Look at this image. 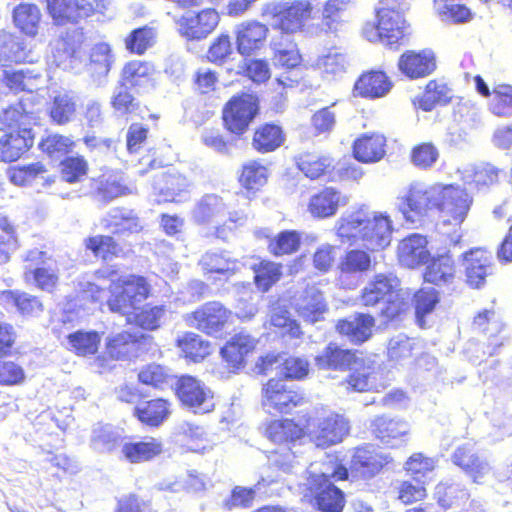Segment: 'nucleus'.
<instances>
[{
    "instance_id": "34",
    "label": "nucleus",
    "mask_w": 512,
    "mask_h": 512,
    "mask_svg": "<svg viewBox=\"0 0 512 512\" xmlns=\"http://www.w3.org/2000/svg\"><path fill=\"white\" fill-rule=\"evenodd\" d=\"M370 431L381 443L395 447V442L406 437L410 428L409 424L401 418L380 415L371 421Z\"/></svg>"
},
{
    "instance_id": "18",
    "label": "nucleus",
    "mask_w": 512,
    "mask_h": 512,
    "mask_svg": "<svg viewBox=\"0 0 512 512\" xmlns=\"http://www.w3.org/2000/svg\"><path fill=\"white\" fill-rule=\"evenodd\" d=\"M256 341L249 334L239 332L231 336L220 348L219 354L227 368L236 372L243 369L248 357L254 353Z\"/></svg>"
},
{
    "instance_id": "2",
    "label": "nucleus",
    "mask_w": 512,
    "mask_h": 512,
    "mask_svg": "<svg viewBox=\"0 0 512 512\" xmlns=\"http://www.w3.org/2000/svg\"><path fill=\"white\" fill-rule=\"evenodd\" d=\"M472 204V199L465 189L453 184L434 183L425 185L421 182L411 183L405 193L399 197L398 209L404 219L415 222L437 211L446 224L461 226Z\"/></svg>"
},
{
    "instance_id": "11",
    "label": "nucleus",
    "mask_w": 512,
    "mask_h": 512,
    "mask_svg": "<svg viewBox=\"0 0 512 512\" xmlns=\"http://www.w3.org/2000/svg\"><path fill=\"white\" fill-rule=\"evenodd\" d=\"M174 394L180 405L194 414H209L216 408L213 390L194 375L183 374L178 376Z\"/></svg>"
},
{
    "instance_id": "26",
    "label": "nucleus",
    "mask_w": 512,
    "mask_h": 512,
    "mask_svg": "<svg viewBox=\"0 0 512 512\" xmlns=\"http://www.w3.org/2000/svg\"><path fill=\"white\" fill-rule=\"evenodd\" d=\"M387 150V139L379 132H366L359 135L352 143V156L363 164L381 161Z\"/></svg>"
},
{
    "instance_id": "40",
    "label": "nucleus",
    "mask_w": 512,
    "mask_h": 512,
    "mask_svg": "<svg viewBox=\"0 0 512 512\" xmlns=\"http://www.w3.org/2000/svg\"><path fill=\"white\" fill-rule=\"evenodd\" d=\"M472 328L495 347L503 345L499 336L504 331L505 324L494 308L480 310L473 318Z\"/></svg>"
},
{
    "instance_id": "48",
    "label": "nucleus",
    "mask_w": 512,
    "mask_h": 512,
    "mask_svg": "<svg viewBox=\"0 0 512 512\" xmlns=\"http://www.w3.org/2000/svg\"><path fill=\"white\" fill-rule=\"evenodd\" d=\"M157 41V31L150 25L132 29L123 39L125 49L132 55L142 56Z\"/></svg>"
},
{
    "instance_id": "61",
    "label": "nucleus",
    "mask_w": 512,
    "mask_h": 512,
    "mask_svg": "<svg viewBox=\"0 0 512 512\" xmlns=\"http://www.w3.org/2000/svg\"><path fill=\"white\" fill-rule=\"evenodd\" d=\"M282 376L280 378L301 381L307 378L310 371V363L307 359L298 356H288L280 362Z\"/></svg>"
},
{
    "instance_id": "19",
    "label": "nucleus",
    "mask_w": 512,
    "mask_h": 512,
    "mask_svg": "<svg viewBox=\"0 0 512 512\" xmlns=\"http://www.w3.org/2000/svg\"><path fill=\"white\" fill-rule=\"evenodd\" d=\"M172 414V402L155 396L138 401L132 410L133 417L144 427L159 428Z\"/></svg>"
},
{
    "instance_id": "3",
    "label": "nucleus",
    "mask_w": 512,
    "mask_h": 512,
    "mask_svg": "<svg viewBox=\"0 0 512 512\" xmlns=\"http://www.w3.org/2000/svg\"><path fill=\"white\" fill-rule=\"evenodd\" d=\"M151 284L142 275L120 276L109 286L106 300L110 312L126 318L128 324L143 331H155L160 328L166 313L164 305L140 302L151 296Z\"/></svg>"
},
{
    "instance_id": "4",
    "label": "nucleus",
    "mask_w": 512,
    "mask_h": 512,
    "mask_svg": "<svg viewBox=\"0 0 512 512\" xmlns=\"http://www.w3.org/2000/svg\"><path fill=\"white\" fill-rule=\"evenodd\" d=\"M359 301L365 308L381 305L378 316L385 326L401 322L410 311L409 293L393 272H379L370 277L360 291Z\"/></svg>"
},
{
    "instance_id": "13",
    "label": "nucleus",
    "mask_w": 512,
    "mask_h": 512,
    "mask_svg": "<svg viewBox=\"0 0 512 512\" xmlns=\"http://www.w3.org/2000/svg\"><path fill=\"white\" fill-rule=\"evenodd\" d=\"M139 175H145L152 171H157L153 175V185L164 195H178L188 186L187 178L181 174L174 166L164 163L155 152L149 151L140 158Z\"/></svg>"
},
{
    "instance_id": "30",
    "label": "nucleus",
    "mask_w": 512,
    "mask_h": 512,
    "mask_svg": "<svg viewBox=\"0 0 512 512\" xmlns=\"http://www.w3.org/2000/svg\"><path fill=\"white\" fill-rule=\"evenodd\" d=\"M144 335L123 330L111 335L105 342V355L110 360H126L138 356Z\"/></svg>"
},
{
    "instance_id": "55",
    "label": "nucleus",
    "mask_w": 512,
    "mask_h": 512,
    "mask_svg": "<svg viewBox=\"0 0 512 512\" xmlns=\"http://www.w3.org/2000/svg\"><path fill=\"white\" fill-rule=\"evenodd\" d=\"M71 350L78 356L94 355L98 352L101 336L97 331L78 330L67 336Z\"/></svg>"
},
{
    "instance_id": "10",
    "label": "nucleus",
    "mask_w": 512,
    "mask_h": 512,
    "mask_svg": "<svg viewBox=\"0 0 512 512\" xmlns=\"http://www.w3.org/2000/svg\"><path fill=\"white\" fill-rule=\"evenodd\" d=\"M110 4V0H45V9L52 23L62 27L104 15Z\"/></svg>"
},
{
    "instance_id": "16",
    "label": "nucleus",
    "mask_w": 512,
    "mask_h": 512,
    "mask_svg": "<svg viewBox=\"0 0 512 512\" xmlns=\"http://www.w3.org/2000/svg\"><path fill=\"white\" fill-rule=\"evenodd\" d=\"M388 456L379 452L372 444H363L353 450L350 471L353 476L369 480L378 475L389 463Z\"/></svg>"
},
{
    "instance_id": "36",
    "label": "nucleus",
    "mask_w": 512,
    "mask_h": 512,
    "mask_svg": "<svg viewBox=\"0 0 512 512\" xmlns=\"http://www.w3.org/2000/svg\"><path fill=\"white\" fill-rule=\"evenodd\" d=\"M0 304L4 307H14L24 318L38 317L44 312V304L40 297L22 290L1 291Z\"/></svg>"
},
{
    "instance_id": "54",
    "label": "nucleus",
    "mask_w": 512,
    "mask_h": 512,
    "mask_svg": "<svg viewBox=\"0 0 512 512\" xmlns=\"http://www.w3.org/2000/svg\"><path fill=\"white\" fill-rule=\"evenodd\" d=\"M75 146V141L71 137L59 133L47 134L38 143V149L51 159L67 156Z\"/></svg>"
},
{
    "instance_id": "62",
    "label": "nucleus",
    "mask_w": 512,
    "mask_h": 512,
    "mask_svg": "<svg viewBox=\"0 0 512 512\" xmlns=\"http://www.w3.org/2000/svg\"><path fill=\"white\" fill-rule=\"evenodd\" d=\"M46 172V165L38 161L27 165L11 167L9 169V179L16 185L25 186Z\"/></svg>"
},
{
    "instance_id": "24",
    "label": "nucleus",
    "mask_w": 512,
    "mask_h": 512,
    "mask_svg": "<svg viewBox=\"0 0 512 512\" xmlns=\"http://www.w3.org/2000/svg\"><path fill=\"white\" fill-rule=\"evenodd\" d=\"M155 66L146 60L133 59L126 62L121 71L118 86L128 87L136 93L154 86Z\"/></svg>"
},
{
    "instance_id": "38",
    "label": "nucleus",
    "mask_w": 512,
    "mask_h": 512,
    "mask_svg": "<svg viewBox=\"0 0 512 512\" xmlns=\"http://www.w3.org/2000/svg\"><path fill=\"white\" fill-rule=\"evenodd\" d=\"M84 247L86 251L102 262L126 256L125 246L112 235H90L84 240Z\"/></svg>"
},
{
    "instance_id": "51",
    "label": "nucleus",
    "mask_w": 512,
    "mask_h": 512,
    "mask_svg": "<svg viewBox=\"0 0 512 512\" xmlns=\"http://www.w3.org/2000/svg\"><path fill=\"white\" fill-rule=\"evenodd\" d=\"M373 267L374 262L370 254L360 248L346 251L338 263V270L344 275L365 274Z\"/></svg>"
},
{
    "instance_id": "49",
    "label": "nucleus",
    "mask_w": 512,
    "mask_h": 512,
    "mask_svg": "<svg viewBox=\"0 0 512 512\" xmlns=\"http://www.w3.org/2000/svg\"><path fill=\"white\" fill-rule=\"evenodd\" d=\"M302 244V234L297 230H282L269 237L267 250L274 257H283L295 254Z\"/></svg>"
},
{
    "instance_id": "14",
    "label": "nucleus",
    "mask_w": 512,
    "mask_h": 512,
    "mask_svg": "<svg viewBox=\"0 0 512 512\" xmlns=\"http://www.w3.org/2000/svg\"><path fill=\"white\" fill-rule=\"evenodd\" d=\"M307 493L316 510L320 512H342L346 498L325 473H311L308 477Z\"/></svg>"
},
{
    "instance_id": "50",
    "label": "nucleus",
    "mask_w": 512,
    "mask_h": 512,
    "mask_svg": "<svg viewBox=\"0 0 512 512\" xmlns=\"http://www.w3.org/2000/svg\"><path fill=\"white\" fill-rule=\"evenodd\" d=\"M77 112V98L72 92L58 93L52 99L49 118L57 125L71 122Z\"/></svg>"
},
{
    "instance_id": "29",
    "label": "nucleus",
    "mask_w": 512,
    "mask_h": 512,
    "mask_svg": "<svg viewBox=\"0 0 512 512\" xmlns=\"http://www.w3.org/2000/svg\"><path fill=\"white\" fill-rule=\"evenodd\" d=\"M453 463L458 466L474 483H481L489 473L490 466L486 459L482 458L473 446L463 444L452 455Z\"/></svg>"
},
{
    "instance_id": "45",
    "label": "nucleus",
    "mask_w": 512,
    "mask_h": 512,
    "mask_svg": "<svg viewBox=\"0 0 512 512\" xmlns=\"http://www.w3.org/2000/svg\"><path fill=\"white\" fill-rule=\"evenodd\" d=\"M453 91L449 85L441 79H432L425 85L424 91L415 102L417 107L424 112H430L437 106H445L451 102Z\"/></svg>"
},
{
    "instance_id": "17",
    "label": "nucleus",
    "mask_w": 512,
    "mask_h": 512,
    "mask_svg": "<svg viewBox=\"0 0 512 512\" xmlns=\"http://www.w3.org/2000/svg\"><path fill=\"white\" fill-rule=\"evenodd\" d=\"M219 13L215 8L208 7L191 14L183 15L178 21V30L187 40H202L211 34L218 26Z\"/></svg>"
},
{
    "instance_id": "63",
    "label": "nucleus",
    "mask_w": 512,
    "mask_h": 512,
    "mask_svg": "<svg viewBox=\"0 0 512 512\" xmlns=\"http://www.w3.org/2000/svg\"><path fill=\"white\" fill-rule=\"evenodd\" d=\"M491 111L497 116H509L512 114V86L497 84L492 90Z\"/></svg>"
},
{
    "instance_id": "20",
    "label": "nucleus",
    "mask_w": 512,
    "mask_h": 512,
    "mask_svg": "<svg viewBox=\"0 0 512 512\" xmlns=\"http://www.w3.org/2000/svg\"><path fill=\"white\" fill-rule=\"evenodd\" d=\"M269 28L258 21H245L235 32L237 52L243 57H251L266 46Z\"/></svg>"
},
{
    "instance_id": "59",
    "label": "nucleus",
    "mask_w": 512,
    "mask_h": 512,
    "mask_svg": "<svg viewBox=\"0 0 512 512\" xmlns=\"http://www.w3.org/2000/svg\"><path fill=\"white\" fill-rule=\"evenodd\" d=\"M240 74L255 84H263L271 77L269 62L262 58H251L243 61Z\"/></svg>"
},
{
    "instance_id": "41",
    "label": "nucleus",
    "mask_w": 512,
    "mask_h": 512,
    "mask_svg": "<svg viewBox=\"0 0 512 512\" xmlns=\"http://www.w3.org/2000/svg\"><path fill=\"white\" fill-rule=\"evenodd\" d=\"M341 205V193L334 187L325 186L309 198L307 211L314 218L334 216Z\"/></svg>"
},
{
    "instance_id": "39",
    "label": "nucleus",
    "mask_w": 512,
    "mask_h": 512,
    "mask_svg": "<svg viewBox=\"0 0 512 512\" xmlns=\"http://www.w3.org/2000/svg\"><path fill=\"white\" fill-rule=\"evenodd\" d=\"M268 177V167L259 159H253L241 165L237 181L248 196H255L267 184Z\"/></svg>"
},
{
    "instance_id": "56",
    "label": "nucleus",
    "mask_w": 512,
    "mask_h": 512,
    "mask_svg": "<svg viewBox=\"0 0 512 512\" xmlns=\"http://www.w3.org/2000/svg\"><path fill=\"white\" fill-rule=\"evenodd\" d=\"M440 156L437 146L430 141L415 144L409 153L410 162L418 169L428 170L438 161Z\"/></svg>"
},
{
    "instance_id": "58",
    "label": "nucleus",
    "mask_w": 512,
    "mask_h": 512,
    "mask_svg": "<svg viewBox=\"0 0 512 512\" xmlns=\"http://www.w3.org/2000/svg\"><path fill=\"white\" fill-rule=\"evenodd\" d=\"M222 216V209L217 197H207L202 199L194 211V221L209 229L211 222H218Z\"/></svg>"
},
{
    "instance_id": "8",
    "label": "nucleus",
    "mask_w": 512,
    "mask_h": 512,
    "mask_svg": "<svg viewBox=\"0 0 512 512\" xmlns=\"http://www.w3.org/2000/svg\"><path fill=\"white\" fill-rule=\"evenodd\" d=\"M260 114V99L252 92L241 91L232 95L221 111L225 131L236 138L243 137Z\"/></svg>"
},
{
    "instance_id": "6",
    "label": "nucleus",
    "mask_w": 512,
    "mask_h": 512,
    "mask_svg": "<svg viewBox=\"0 0 512 512\" xmlns=\"http://www.w3.org/2000/svg\"><path fill=\"white\" fill-rule=\"evenodd\" d=\"M409 7L410 0H380L375 10V21L364 23L362 36L372 43L399 44L407 34L408 23L404 13Z\"/></svg>"
},
{
    "instance_id": "25",
    "label": "nucleus",
    "mask_w": 512,
    "mask_h": 512,
    "mask_svg": "<svg viewBox=\"0 0 512 512\" xmlns=\"http://www.w3.org/2000/svg\"><path fill=\"white\" fill-rule=\"evenodd\" d=\"M430 255L427 238L418 233L409 234L397 245V259L402 266L409 269L424 265Z\"/></svg>"
},
{
    "instance_id": "46",
    "label": "nucleus",
    "mask_w": 512,
    "mask_h": 512,
    "mask_svg": "<svg viewBox=\"0 0 512 512\" xmlns=\"http://www.w3.org/2000/svg\"><path fill=\"white\" fill-rule=\"evenodd\" d=\"M173 379L170 369L156 362L141 366L137 372L138 383L155 391L169 389L172 387Z\"/></svg>"
},
{
    "instance_id": "28",
    "label": "nucleus",
    "mask_w": 512,
    "mask_h": 512,
    "mask_svg": "<svg viewBox=\"0 0 512 512\" xmlns=\"http://www.w3.org/2000/svg\"><path fill=\"white\" fill-rule=\"evenodd\" d=\"M11 17L15 29L22 37L34 39L39 35L43 14L37 4L20 2L12 9Z\"/></svg>"
},
{
    "instance_id": "47",
    "label": "nucleus",
    "mask_w": 512,
    "mask_h": 512,
    "mask_svg": "<svg viewBox=\"0 0 512 512\" xmlns=\"http://www.w3.org/2000/svg\"><path fill=\"white\" fill-rule=\"evenodd\" d=\"M315 360L323 369L347 370L357 361V357L355 351L342 349L335 343H329Z\"/></svg>"
},
{
    "instance_id": "52",
    "label": "nucleus",
    "mask_w": 512,
    "mask_h": 512,
    "mask_svg": "<svg viewBox=\"0 0 512 512\" xmlns=\"http://www.w3.org/2000/svg\"><path fill=\"white\" fill-rule=\"evenodd\" d=\"M58 167L61 180L71 185L81 182L89 172V163L83 155H67Z\"/></svg>"
},
{
    "instance_id": "53",
    "label": "nucleus",
    "mask_w": 512,
    "mask_h": 512,
    "mask_svg": "<svg viewBox=\"0 0 512 512\" xmlns=\"http://www.w3.org/2000/svg\"><path fill=\"white\" fill-rule=\"evenodd\" d=\"M127 192L128 188L125 185L105 175H99L90 180L91 195L103 202H109Z\"/></svg>"
},
{
    "instance_id": "64",
    "label": "nucleus",
    "mask_w": 512,
    "mask_h": 512,
    "mask_svg": "<svg viewBox=\"0 0 512 512\" xmlns=\"http://www.w3.org/2000/svg\"><path fill=\"white\" fill-rule=\"evenodd\" d=\"M110 105L121 116L133 114L140 107L139 101L131 93L130 89L120 86L111 96Z\"/></svg>"
},
{
    "instance_id": "22",
    "label": "nucleus",
    "mask_w": 512,
    "mask_h": 512,
    "mask_svg": "<svg viewBox=\"0 0 512 512\" xmlns=\"http://www.w3.org/2000/svg\"><path fill=\"white\" fill-rule=\"evenodd\" d=\"M375 326L376 319L372 314L357 312L350 318L339 319L335 329L352 344L361 345L372 338Z\"/></svg>"
},
{
    "instance_id": "7",
    "label": "nucleus",
    "mask_w": 512,
    "mask_h": 512,
    "mask_svg": "<svg viewBox=\"0 0 512 512\" xmlns=\"http://www.w3.org/2000/svg\"><path fill=\"white\" fill-rule=\"evenodd\" d=\"M31 118L22 102L8 106L2 111L1 123L10 131L0 137V160L5 163L15 162L34 145L35 135L32 128L22 127Z\"/></svg>"
},
{
    "instance_id": "1",
    "label": "nucleus",
    "mask_w": 512,
    "mask_h": 512,
    "mask_svg": "<svg viewBox=\"0 0 512 512\" xmlns=\"http://www.w3.org/2000/svg\"><path fill=\"white\" fill-rule=\"evenodd\" d=\"M349 433V422L336 412H329L316 418L312 411H304L296 418H279L268 421L264 428L265 437L280 446L270 453L272 465L280 471L290 472L296 455L292 447L309 438L319 447L340 443Z\"/></svg>"
},
{
    "instance_id": "23",
    "label": "nucleus",
    "mask_w": 512,
    "mask_h": 512,
    "mask_svg": "<svg viewBox=\"0 0 512 512\" xmlns=\"http://www.w3.org/2000/svg\"><path fill=\"white\" fill-rule=\"evenodd\" d=\"M423 280L437 287L454 283L457 277V264L450 252L431 256L424 264Z\"/></svg>"
},
{
    "instance_id": "21",
    "label": "nucleus",
    "mask_w": 512,
    "mask_h": 512,
    "mask_svg": "<svg viewBox=\"0 0 512 512\" xmlns=\"http://www.w3.org/2000/svg\"><path fill=\"white\" fill-rule=\"evenodd\" d=\"M163 451L162 439L153 436L130 437L121 445L122 457L130 464L150 462Z\"/></svg>"
},
{
    "instance_id": "42",
    "label": "nucleus",
    "mask_w": 512,
    "mask_h": 512,
    "mask_svg": "<svg viewBox=\"0 0 512 512\" xmlns=\"http://www.w3.org/2000/svg\"><path fill=\"white\" fill-rule=\"evenodd\" d=\"M312 5L308 1H294L278 13V28L285 33L301 30L311 17Z\"/></svg>"
},
{
    "instance_id": "37",
    "label": "nucleus",
    "mask_w": 512,
    "mask_h": 512,
    "mask_svg": "<svg viewBox=\"0 0 512 512\" xmlns=\"http://www.w3.org/2000/svg\"><path fill=\"white\" fill-rule=\"evenodd\" d=\"M181 357L188 363H202L213 353V344L195 332H184L175 341Z\"/></svg>"
},
{
    "instance_id": "27",
    "label": "nucleus",
    "mask_w": 512,
    "mask_h": 512,
    "mask_svg": "<svg viewBox=\"0 0 512 512\" xmlns=\"http://www.w3.org/2000/svg\"><path fill=\"white\" fill-rule=\"evenodd\" d=\"M400 72L411 80L427 77L436 69V58L429 50H407L397 63Z\"/></svg>"
},
{
    "instance_id": "31",
    "label": "nucleus",
    "mask_w": 512,
    "mask_h": 512,
    "mask_svg": "<svg viewBox=\"0 0 512 512\" xmlns=\"http://www.w3.org/2000/svg\"><path fill=\"white\" fill-rule=\"evenodd\" d=\"M200 265L204 275L213 283L229 281L239 270L237 259L226 256L223 252H207Z\"/></svg>"
},
{
    "instance_id": "5",
    "label": "nucleus",
    "mask_w": 512,
    "mask_h": 512,
    "mask_svg": "<svg viewBox=\"0 0 512 512\" xmlns=\"http://www.w3.org/2000/svg\"><path fill=\"white\" fill-rule=\"evenodd\" d=\"M392 233L393 221L385 212L369 215L363 210H357L341 217L337 226V236L342 241H361L372 252L387 248L391 244Z\"/></svg>"
},
{
    "instance_id": "9",
    "label": "nucleus",
    "mask_w": 512,
    "mask_h": 512,
    "mask_svg": "<svg viewBox=\"0 0 512 512\" xmlns=\"http://www.w3.org/2000/svg\"><path fill=\"white\" fill-rule=\"evenodd\" d=\"M305 402L303 390L283 378L271 377L261 386L260 404L267 414L287 415Z\"/></svg>"
},
{
    "instance_id": "15",
    "label": "nucleus",
    "mask_w": 512,
    "mask_h": 512,
    "mask_svg": "<svg viewBox=\"0 0 512 512\" xmlns=\"http://www.w3.org/2000/svg\"><path fill=\"white\" fill-rule=\"evenodd\" d=\"M465 283L472 289H481L493 274V255L486 247H473L460 255Z\"/></svg>"
},
{
    "instance_id": "35",
    "label": "nucleus",
    "mask_w": 512,
    "mask_h": 512,
    "mask_svg": "<svg viewBox=\"0 0 512 512\" xmlns=\"http://www.w3.org/2000/svg\"><path fill=\"white\" fill-rule=\"evenodd\" d=\"M392 87L393 82L385 72L370 70L357 78L354 91L357 96L373 100L386 96Z\"/></svg>"
},
{
    "instance_id": "33",
    "label": "nucleus",
    "mask_w": 512,
    "mask_h": 512,
    "mask_svg": "<svg viewBox=\"0 0 512 512\" xmlns=\"http://www.w3.org/2000/svg\"><path fill=\"white\" fill-rule=\"evenodd\" d=\"M297 169L310 180L330 178L335 170L334 158L317 151H306L296 159Z\"/></svg>"
},
{
    "instance_id": "43",
    "label": "nucleus",
    "mask_w": 512,
    "mask_h": 512,
    "mask_svg": "<svg viewBox=\"0 0 512 512\" xmlns=\"http://www.w3.org/2000/svg\"><path fill=\"white\" fill-rule=\"evenodd\" d=\"M253 284L260 293L269 292L283 277V265L267 258H260L250 266Z\"/></svg>"
},
{
    "instance_id": "32",
    "label": "nucleus",
    "mask_w": 512,
    "mask_h": 512,
    "mask_svg": "<svg viewBox=\"0 0 512 512\" xmlns=\"http://www.w3.org/2000/svg\"><path fill=\"white\" fill-rule=\"evenodd\" d=\"M285 140L286 133L281 124L263 122L253 129L251 146L256 152L267 154L283 146Z\"/></svg>"
},
{
    "instance_id": "12",
    "label": "nucleus",
    "mask_w": 512,
    "mask_h": 512,
    "mask_svg": "<svg viewBox=\"0 0 512 512\" xmlns=\"http://www.w3.org/2000/svg\"><path fill=\"white\" fill-rule=\"evenodd\" d=\"M186 324L207 336H218L233 324L234 313L222 302L207 301L184 316Z\"/></svg>"
},
{
    "instance_id": "57",
    "label": "nucleus",
    "mask_w": 512,
    "mask_h": 512,
    "mask_svg": "<svg viewBox=\"0 0 512 512\" xmlns=\"http://www.w3.org/2000/svg\"><path fill=\"white\" fill-rule=\"evenodd\" d=\"M349 5L348 0H327L323 5L321 27L329 33L338 30L342 23V13Z\"/></svg>"
},
{
    "instance_id": "44",
    "label": "nucleus",
    "mask_w": 512,
    "mask_h": 512,
    "mask_svg": "<svg viewBox=\"0 0 512 512\" xmlns=\"http://www.w3.org/2000/svg\"><path fill=\"white\" fill-rule=\"evenodd\" d=\"M273 60L275 66L286 70L276 79L280 86L292 88L299 84L300 77H291L288 74L289 71L298 68L302 63V55L296 44H291L288 48L277 49L273 54Z\"/></svg>"
},
{
    "instance_id": "60",
    "label": "nucleus",
    "mask_w": 512,
    "mask_h": 512,
    "mask_svg": "<svg viewBox=\"0 0 512 512\" xmlns=\"http://www.w3.org/2000/svg\"><path fill=\"white\" fill-rule=\"evenodd\" d=\"M439 302L438 293L432 288H420L413 294L415 317L418 322H424Z\"/></svg>"
}]
</instances>
